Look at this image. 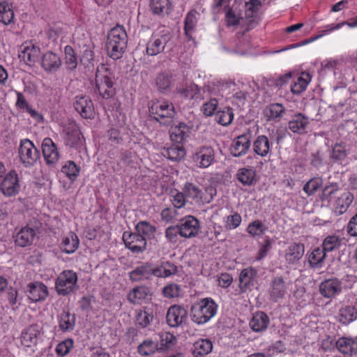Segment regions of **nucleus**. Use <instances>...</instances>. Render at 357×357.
Here are the masks:
<instances>
[{
  "mask_svg": "<svg viewBox=\"0 0 357 357\" xmlns=\"http://www.w3.org/2000/svg\"><path fill=\"white\" fill-rule=\"evenodd\" d=\"M114 75L111 69L105 64H101L97 67L95 86L99 94L106 100L113 99L116 89L114 88Z\"/></svg>",
  "mask_w": 357,
  "mask_h": 357,
  "instance_id": "obj_1",
  "label": "nucleus"
},
{
  "mask_svg": "<svg viewBox=\"0 0 357 357\" xmlns=\"http://www.w3.org/2000/svg\"><path fill=\"white\" fill-rule=\"evenodd\" d=\"M127 46V33L123 26L116 25L108 33L107 51L108 55L116 60L122 57Z\"/></svg>",
  "mask_w": 357,
  "mask_h": 357,
  "instance_id": "obj_2",
  "label": "nucleus"
},
{
  "mask_svg": "<svg viewBox=\"0 0 357 357\" xmlns=\"http://www.w3.org/2000/svg\"><path fill=\"white\" fill-rule=\"evenodd\" d=\"M218 305L211 298H204L196 301L191 307L192 320L197 324H204L217 313Z\"/></svg>",
  "mask_w": 357,
  "mask_h": 357,
  "instance_id": "obj_3",
  "label": "nucleus"
},
{
  "mask_svg": "<svg viewBox=\"0 0 357 357\" xmlns=\"http://www.w3.org/2000/svg\"><path fill=\"white\" fill-rule=\"evenodd\" d=\"M149 110L151 116L163 124L171 122L176 113L173 104L166 100L153 102Z\"/></svg>",
  "mask_w": 357,
  "mask_h": 357,
  "instance_id": "obj_4",
  "label": "nucleus"
},
{
  "mask_svg": "<svg viewBox=\"0 0 357 357\" xmlns=\"http://www.w3.org/2000/svg\"><path fill=\"white\" fill-rule=\"evenodd\" d=\"M77 275L72 270L63 271L55 281V290L58 294L67 296L73 293L77 287Z\"/></svg>",
  "mask_w": 357,
  "mask_h": 357,
  "instance_id": "obj_5",
  "label": "nucleus"
},
{
  "mask_svg": "<svg viewBox=\"0 0 357 357\" xmlns=\"http://www.w3.org/2000/svg\"><path fill=\"white\" fill-rule=\"evenodd\" d=\"M18 154L20 161L26 167L33 165L39 156L38 149L33 143L28 139H24L20 141Z\"/></svg>",
  "mask_w": 357,
  "mask_h": 357,
  "instance_id": "obj_6",
  "label": "nucleus"
},
{
  "mask_svg": "<svg viewBox=\"0 0 357 357\" xmlns=\"http://www.w3.org/2000/svg\"><path fill=\"white\" fill-rule=\"evenodd\" d=\"M182 190L186 197L192 199L196 203H209L213 198V188H207L206 192H209V195H204L201 189L195 184L187 182L184 184Z\"/></svg>",
  "mask_w": 357,
  "mask_h": 357,
  "instance_id": "obj_7",
  "label": "nucleus"
},
{
  "mask_svg": "<svg viewBox=\"0 0 357 357\" xmlns=\"http://www.w3.org/2000/svg\"><path fill=\"white\" fill-rule=\"evenodd\" d=\"M305 252V246L301 243L292 242L280 253V256L289 265H294L299 262Z\"/></svg>",
  "mask_w": 357,
  "mask_h": 357,
  "instance_id": "obj_8",
  "label": "nucleus"
},
{
  "mask_svg": "<svg viewBox=\"0 0 357 357\" xmlns=\"http://www.w3.org/2000/svg\"><path fill=\"white\" fill-rule=\"evenodd\" d=\"M178 225L180 229V236L185 238L195 237L200 230L199 220L192 215L185 216Z\"/></svg>",
  "mask_w": 357,
  "mask_h": 357,
  "instance_id": "obj_9",
  "label": "nucleus"
},
{
  "mask_svg": "<svg viewBox=\"0 0 357 357\" xmlns=\"http://www.w3.org/2000/svg\"><path fill=\"white\" fill-rule=\"evenodd\" d=\"M215 159V152L211 146H202L192 155V160L195 165L202 169L211 165Z\"/></svg>",
  "mask_w": 357,
  "mask_h": 357,
  "instance_id": "obj_10",
  "label": "nucleus"
},
{
  "mask_svg": "<svg viewBox=\"0 0 357 357\" xmlns=\"http://www.w3.org/2000/svg\"><path fill=\"white\" fill-rule=\"evenodd\" d=\"M28 298L33 303L44 301L49 295L47 287L41 282H33L27 284Z\"/></svg>",
  "mask_w": 357,
  "mask_h": 357,
  "instance_id": "obj_11",
  "label": "nucleus"
},
{
  "mask_svg": "<svg viewBox=\"0 0 357 357\" xmlns=\"http://www.w3.org/2000/svg\"><path fill=\"white\" fill-rule=\"evenodd\" d=\"M42 151L46 163L49 165H56L60 158V154L56 144L51 138L46 137L42 142Z\"/></svg>",
  "mask_w": 357,
  "mask_h": 357,
  "instance_id": "obj_12",
  "label": "nucleus"
},
{
  "mask_svg": "<svg viewBox=\"0 0 357 357\" xmlns=\"http://www.w3.org/2000/svg\"><path fill=\"white\" fill-rule=\"evenodd\" d=\"M0 188L6 196H13L19 192V178L15 171H10L6 174L1 183Z\"/></svg>",
  "mask_w": 357,
  "mask_h": 357,
  "instance_id": "obj_13",
  "label": "nucleus"
},
{
  "mask_svg": "<svg viewBox=\"0 0 357 357\" xmlns=\"http://www.w3.org/2000/svg\"><path fill=\"white\" fill-rule=\"evenodd\" d=\"M40 54V49L31 41L26 42L21 46L19 57L22 59L26 65L31 66L38 59Z\"/></svg>",
  "mask_w": 357,
  "mask_h": 357,
  "instance_id": "obj_14",
  "label": "nucleus"
},
{
  "mask_svg": "<svg viewBox=\"0 0 357 357\" xmlns=\"http://www.w3.org/2000/svg\"><path fill=\"white\" fill-rule=\"evenodd\" d=\"M342 284L337 278H331L321 282L319 285L320 294L325 298H331L340 294Z\"/></svg>",
  "mask_w": 357,
  "mask_h": 357,
  "instance_id": "obj_15",
  "label": "nucleus"
},
{
  "mask_svg": "<svg viewBox=\"0 0 357 357\" xmlns=\"http://www.w3.org/2000/svg\"><path fill=\"white\" fill-rule=\"evenodd\" d=\"M123 240L126 247L133 252L139 253L145 250L146 240L144 236L137 234L124 232Z\"/></svg>",
  "mask_w": 357,
  "mask_h": 357,
  "instance_id": "obj_16",
  "label": "nucleus"
},
{
  "mask_svg": "<svg viewBox=\"0 0 357 357\" xmlns=\"http://www.w3.org/2000/svg\"><path fill=\"white\" fill-rule=\"evenodd\" d=\"M166 319L169 326L178 327L187 319V311L182 306L172 305L167 310Z\"/></svg>",
  "mask_w": 357,
  "mask_h": 357,
  "instance_id": "obj_17",
  "label": "nucleus"
},
{
  "mask_svg": "<svg viewBox=\"0 0 357 357\" xmlns=\"http://www.w3.org/2000/svg\"><path fill=\"white\" fill-rule=\"evenodd\" d=\"M168 38L165 35L153 34L146 43V52L149 56H156L165 50Z\"/></svg>",
  "mask_w": 357,
  "mask_h": 357,
  "instance_id": "obj_18",
  "label": "nucleus"
},
{
  "mask_svg": "<svg viewBox=\"0 0 357 357\" xmlns=\"http://www.w3.org/2000/svg\"><path fill=\"white\" fill-rule=\"evenodd\" d=\"M74 107L85 119H91L94 115V107L92 100L87 96H76Z\"/></svg>",
  "mask_w": 357,
  "mask_h": 357,
  "instance_id": "obj_19",
  "label": "nucleus"
},
{
  "mask_svg": "<svg viewBox=\"0 0 357 357\" xmlns=\"http://www.w3.org/2000/svg\"><path fill=\"white\" fill-rule=\"evenodd\" d=\"M250 147L249 134H243L234 138L230 147L231 153L235 157L245 155Z\"/></svg>",
  "mask_w": 357,
  "mask_h": 357,
  "instance_id": "obj_20",
  "label": "nucleus"
},
{
  "mask_svg": "<svg viewBox=\"0 0 357 357\" xmlns=\"http://www.w3.org/2000/svg\"><path fill=\"white\" fill-rule=\"evenodd\" d=\"M257 275V271L252 267L242 270L239 275V287L243 292L250 290L256 284Z\"/></svg>",
  "mask_w": 357,
  "mask_h": 357,
  "instance_id": "obj_21",
  "label": "nucleus"
},
{
  "mask_svg": "<svg viewBox=\"0 0 357 357\" xmlns=\"http://www.w3.org/2000/svg\"><path fill=\"white\" fill-rule=\"evenodd\" d=\"M337 350L344 356L357 354V337H342L335 342Z\"/></svg>",
  "mask_w": 357,
  "mask_h": 357,
  "instance_id": "obj_22",
  "label": "nucleus"
},
{
  "mask_svg": "<svg viewBox=\"0 0 357 357\" xmlns=\"http://www.w3.org/2000/svg\"><path fill=\"white\" fill-rule=\"evenodd\" d=\"M151 289L145 286L133 288L128 294V300L132 304H142L151 299Z\"/></svg>",
  "mask_w": 357,
  "mask_h": 357,
  "instance_id": "obj_23",
  "label": "nucleus"
},
{
  "mask_svg": "<svg viewBox=\"0 0 357 357\" xmlns=\"http://www.w3.org/2000/svg\"><path fill=\"white\" fill-rule=\"evenodd\" d=\"M41 66L48 73H54L61 66L60 56L51 51L45 53L41 58Z\"/></svg>",
  "mask_w": 357,
  "mask_h": 357,
  "instance_id": "obj_24",
  "label": "nucleus"
},
{
  "mask_svg": "<svg viewBox=\"0 0 357 357\" xmlns=\"http://www.w3.org/2000/svg\"><path fill=\"white\" fill-rule=\"evenodd\" d=\"M289 284L281 277L275 278L271 283L269 294L271 299L278 301L283 298L287 292Z\"/></svg>",
  "mask_w": 357,
  "mask_h": 357,
  "instance_id": "obj_25",
  "label": "nucleus"
},
{
  "mask_svg": "<svg viewBox=\"0 0 357 357\" xmlns=\"http://www.w3.org/2000/svg\"><path fill=\"white\" fill-rule=\"evenodd\" d=\"M40 333V328L37 325H31L26 328L22 331L20 335L22 344L26 347L35 346L37 344Z\"/></svg>",
  "mask_w": 357,
  "mask_h": 357,
  "instance_id": "obj_26",
  "label": "nucleus"
},
{
  "mask_svg": "<svg viewBox=\"0 0 357 357\" xmlns=\"http://www.w3.org/2000/svg\"><path fill=\"white\" fill-rule=\"evenodd\" d=\"M273 144L267 136L261 135L256 137L253 142V151L261 157L268 156L272 149Z\"/></svg>",
  "mask_w": 357,
  "mask_h": 357,
  "instance_id": "obj_27",
  "label": "nucleus"
},
{
  "mask_svg": "<svg viewBox=\"0 0 357 357\" xmlns=\"http://www.w3.org/2000/svg\"><path fill=\"white\" fill-rule=\"evenodd\" d=\"M241 88L234 82H229V87L231 89V93L227 98V101L238 107L243 106L246 99V91L244 89L245 86L241 84Z\"/></svg>",
  "mask_w": 357,
  "mask_h": 357,
  "instance_id": "obj_28",
  "label": "nucleus"
},
{
  "mask_svg": "<svg viewBox=\"0 0 357 357\" xmlns=\"http://www.w3.org/2000/svg\"><path fill=\"white\" fill-rule=\"evenodd\" d=\"M36 233L34 229L29 226L22 227L15 235V242L20 247H26L30 245L35 237Z\"/></svg>",
  "mask_w": 357,
  "mask_h": 357,
  "instance_id": "obj_29",
  "label": "nucleus"
},
{
  "mask_svg": "<svg viewBox=\"0 0 357 357\" xmlns=\"http://www.w3.org/2000/svg\"><path fill=\"white\" fill-rule=\"evenodd\" d=\"M353 202V195L349 192H341L331 204L337 215H342Z\"/></svg>",
  "mask_w": 357,
  "mask_h": 357,
  "instance_id": "obj_30",
  "label": "nucleus"
},
{
  "mask_svg": "<svg viewBox=\"0 0 357 357\" xmlns=\"http://www.w3.org/2000/svg\"><path fill=\"white\" fill-rule=\"evenodd\" d=\"M132 282H141L149 280L151 278V266L148 263L135 267L129 273Z\"/></svg>",
  "mask_w": 357,
  "mask_h": 357,
  "instance_id": "obj_31",
  "label": "nucleus"
},
{
  "mask_svg": "<svg viewBox=\"0 0 357 357\" xmlns=\"http://www.w3.org/2000/svg\"><path fill=\"white\" fill-rule=\"evenodd\" d=\"M171 140L181 144L188 137L190 132V127L185 123H179L178 125L172 126L169 131Z\"/></svg>",
  "mask_w": 357,
  "mask_h": 357,
  "instance_id": "obj_32",
  "label": "nucleus"
},
{
  "mask_svg": "<svg viewBox=\"0 0 357 357\" xmlns=\"http://www.w3.org/2000/svg\"><path fill=\"white\" fill-rule=\"evenodd\" d=\"M176 272L177 267L167 261H162L155 268H151V276L154 275L157 278H168L176 274Z\"/></svg>",
  "mask_w": 357,
  "mask_h": 357,
  "instance_id": "obj_33",
  "label": "nucleus"
},
{
  "mask_svg": "<svg viewBox=\"0 0 357 357\" xmlns=\"http://www.w3.org/2000/svg\"><path fill=\"white\" fill-rule=\"evenodd\" d=\"M181 97L185 99L198 100L203 98L202 89L195 84H190L176 89Z\"/></svg>",
  "mask_w": 357,
  "mask_h": 357,
  "instance_id": "obj_34",
  "label": "nucleus"
},
{
  "mask_svg": "<svg viewBox=\"0 0 357 357\" xmlns=\"http://www.w3.org/2000/svg\"><path fill=\"white\" fill-rule=\"evenodd\" d=\"M269 321V318L266 314L263 312H258L253 314L249 325L253 331L261 332L267 328Z\"/></svg>",
  "mask_w": 357,
  "mask_h": 357,
  "instance_id": "obj_35",
  "label": "nucleus"
},
{
  "mask_svg": "<svg viewBox=\"0 0 357 357\" xmlns=\"http://www.w3.org/2000/svg\"><path fill=\"white\" fill-rule=\"evenodd\" d=\"M285 112L286 109L282 104L272 103L264 109V114L268 121H279Z\"/></svg>",
  "mask_w": 357,
  "mask_h": 357,
  "instance_id": "obj_36",
  "label": "nucleus"
},
{
  "mask_svg": "<svg viewBox=\"0 0 357 357\" xmlns=\"http://www.w3.org/2000/svg\"><path fill=\"white\" fill-rule=\"evenodd\" d=\"M308 124V118L301 113H298L289 121V128L294 133L303 134L305 132Z\"/></svg>",
  "mask_w": 357,
  "mask_h": 357,
  "instance_id": "obj_37",
  "label": "nucleus"
},
{
  "mask_svg": "<svg viewBox=\"0 0 357 357\" xmlns=\"http://www.w3.org/2000/svg\"><path fill=\"white\" fill-rule=\"evenodd\" d=\"M213 349L212 342L208 339H199L193 344L192 354L195 357H203Z\"/></svg>",
  "mask_w": 357,
  "mask_h": 357,
  "instance_id": "obj_38",
  "label": "nucleus"
},
{
  "mask_svg": "<svg viewBox=\"0 0 357 357\" xmlns=\"http://www.w3.org/2000/svg\"><path fill=\"white\" fill-rule=\"evenodd\" d=\"M59 327L63 332L72 331L75 326V315L68 311H63L59 316Z\"/></svg>",
  "mask_w": 357,
  "mask_h": 357,
  "instance_id": "obj_39",
  "label": "nucleus"
},
{
  "mask_svg": "<svg viewBox=\"0 0 357 357\" xmlns=\"http://www.w3.org/2000/svg\"><path fill=\"white\" fill-rule=\"evenodd\" d=\"M311 81V76L308 73L303 72L291 85V91L294 94H300L303 92Z\"/></svg>",
  "mask_w": 357,
  "mask_h": 357,
  "instance_id": "obj_40",
  "label": "nucleus"
},
{
  "mask_svg": "<svg viewBox=\"0 0 357 357\" xmlns=\"http://www.w3.org/2000/svg\"><path fill=\"white\" fill-rule=\"evenodd\" d=\"M150 6L153 13L158 15H168L172 9L169 0H151Z\"/></svg>",
  "mask_w": 357,
  "mask_h": 357,
  "instance_id": "obj_41",
  "label": "nucleus"
},
{
  "mask_svg": "<svg viewBox=\"0 0 357 357\" xmlns=\"http://www.w3.org/2000/svg\"><path fill=\"white\" fill-rule=\"evenodd\" d=\"M79 243V241L77 235L73 232H70L63 238L61 248L66 253L72 254L77 249Z\"/></svg>",
  "mask_w": 357,
  "mask_h": 357,
  "instance_id": "obj_42",
  "label": "nucleus"
},
{
  "mask_svg": "<svg viewBox=\"0 0 357 357\" xmlns=\"http://www.w3.org/2000/svg\"><path fill=\"white\" fill-rule=\"evenodd\" d=\"M14 17L12 3L7 1L0 2V22L8 25L13 22Z\"/></svg>",
  "mask_w": 357,
  "mask_h": 357,
  "instance_id": "obj_43",
  "label": "nucleus"
},
{
  "mask_svg": "<svg viewBox=\"0 0 357 357\" xmlns=\"http://www.w3.org/2000/svg\"><path fill=\"white\" fill-rule=\"evenodd\" d=\"M162 154L172 161H180L185 155V150L181 144H174L165 149Z\"/></svg>",
  "mask_w": 357,
  "mask_h": 357,
  "instance_id": "obj_44",
  "label": "nucleus"
},
{
  "mask_svg": "<svg viewBox=\"0 0 357 357\" xmlns=\"http://www.w3.org/2000/svg\"><path fill=\"white\" fill-rule=\"evenodd\" d=\"M357 318V310L354 306L345 305L341 307L338 313V319L343 324H348Z\"/></svg>",
  "mask_w": 357,
  "mask_h": 357,
  "instance_id": "obj_45",
  "label": "nucleus"
},
{
  "mask_svg": "<svg viewBox=\"0 0 357 357\" xmlns=\"http://www.w3.org/2000/svg\"><path fill=\"white\" fill-rule=\"evenodd\" d=\"M172 84V75L170 73H160L155 78V85L162 93H167L171 89Z\"/></svg>",
  "mask_w": 357,
  "mask_h": 357,
  "instance_id": "obj_46",
  "label": "nucleus"
},
{
  "mask_svg": "<svg viewBox=\"0 0 357 357\" xmlns=\"http://www.w3.org/2000/svg\"><path fill=\"white\" fill-rule=\"evenodd\" d=\"M61 172L70 181H75L80 172V167L72 160L66 161L61 167Z\"/></svg>",
  "mask_w": 357,
  "mask_h": 357,
  "instance_id": "obj_47",
  "label": "nucleus"
},
{
  "mask_svg": "<svg viewBox=\"0 0 357 357\" xmlns=\"http://www.w3.org/2000/svg\"><path fill=\"white\" fill-rule=\"evenodd\" d=\"M326 258V252L322 248H317L308 255V261L310 266L314 268L322 267Z\"/></svg>",
  "mask_w": 357,
  "mask_h": 357,
  "instance_id": "obj_48",
  "label": "nucleus"
},
{
  "mask_svg": "<svg viewBox=\"0 0 357 357\" xmlns=\"http://www.w3.org/2000/svg\"><path fill=\"white\" fill-rule=\"evenodd\" d=\"M236 176L243 185H251L255 181L256 172L253 168H241L238 169Z\"/></svg>",
  "mask_w": 357,
  "mask_h": 357,
  "instance_id": "obj_49",
  "label": "nucleus"
},
{
  "mask_svg": "<svg viewBox=\"0 0 357 357\" xmlns=\"http://www.w3.org/2000/svg\"><path fill=\"white\" fill-rule=\"evenodd\" d=\"M66 140L68 144L74 146L79 143L81 139V132L75 124L70 127L63 129Z\"/></svg>",
  "mask_w": 357,
  "mask_h": 357,
  "instance_id": "obj_50",
  "label": "nucleus"
},
{
  "mask_svg": "<svg viewBox=\"0 0 357 357\" xmlns=\"http://www.w3.org/2000/svg\"><path fill=\"white\" fill-rule=\"evenodd\" d=\"M233 109L229 106L225 107L216 113V119L218 123L223 126H227L231 123L234 120Z\"/></svg>",
  "mask_w": 357,
  "mask_h": 357,
  "instance_id": "obj_51",
  "label": "nucleus"
},
{
  "mask_svg": "<svg viewBox=\"0 0 357 357\" xmlns=\"http://www.w3.org/2000/svg\"><path fill=\"white\" fill-rule=\"evenodd\" d=\"M158 349L165 351L174 347L176 343V337L171 333L163 332L159 334Z\"/></svg>",
  "mask_w": 357,
  "mask_h": 357,
  "instance_id": "obj_52",
  "label": "nucleus"
},
{
  "mask_svg": "<svg viewBox=\"0 0 357 357\" xmlns=\"http://www.w3.org/2000/svg\"><path fill=\"white\" fill-rule=\"evenodd\" d=\"M267 230L268 227L259 220L251 222L247 227V232L253 237H261Z\"/></svg>",
  "mask_w": 357,
  "mask_h": 357,
  "instance_id": "obj_53",
  "label": "nucleus"
},
{
  "mask_svg": "<svg viewBox=\"0 0 357 357\" xmlns=\"http://www.w3.org/2000/svg\"><path fill=\"white\" fill-rule=\"evenodd\" d=\"M153 316L150 309L144 307L139 310L135 316L136 324L142 328H146L153 321Z\"/></svg>",
  "mask_w": 357,
  "mask_h": 357,
  "instance_id": "obj_54",
  "label": "nucleus"
},
{
  "mask_svg": "<svg viewBox=\"0 0 357 357\" xmlns=\"http://www.w3.org/2000/svg\"><path fill=\"white\" fill-rule=\"evenodd\" d=\"M340 193L337 184L327 185L322 190L321 200L332 204Z\"/></svg>",
  "mask_w": 357,
  "mask_h": 357,
  "instance_id": "obj_55",
  "label": "nucleus"
},
{
  "mask_svg": "<svg viewBox=\"0 0 357 357\" xmlns=\"http://www.w3.org/2000/svg\"><path fill=\"white\" fill-rule=\"evenodd\" d=\"M242 222V218L237 212L231 211V214L224 217V227L227 230H234L238 227Z\"/></svg>",
  "mask_w": 357,
  "mask_h": 357,
  "instance_id": "obj_56",
  "label": "nucleus"
},
{
  "mask_svg": "<svg viewBox=\"0 0 357 357\" xmlns=\"http://www.w3.org/2000/svg\"><path fill=\"white\" fill-rule=\"evenodd\" d=\"M341 238L337 236H328L322 242V249L326 253L337 250L341 245Z\"/></svg>",
  "mask_w": 357,
  "mask_h": 357,
  "instance_id": "obj_57",
  "label": "nucleus"
},
{
  "mask_svg": "<svg viewBox=\"0 0 357 357\" xmlns=\"http://www.w3.org/2000/svg\"><path fill=\"white\" fill-rule=\"evenodd\" d=\"M135 229L137 233L145 238H151L154 236L155 227L146 221H141L136 225Z\"/></svg>",
  "mask_w": 357,
  "mask_h": 357,
  "instance_id": "obj_58",
  "label": "nucleus"
},
{
  "mask_svg": "<svg viewBox=\"0 0 357 357\" xmlns=\"http://www.w3.org/2000/svg\"><path fill=\"white\" fill-rule=\"evenodd\" d=\"M158 349L157 343L151 340H146L138 346V352L142 356H149L155 352Z\"/></svg>",
  "mask_w": 357,
  "mask_h": 357,
  "instance_id": "obj_59",
  "label": "nucleus"
},
{
  "mask_svg": "<svg viewBox=\"0 0 357 357\" xmlns=\"http://www.w3.org/2000/svg\"><path fill=\"white\" fill-rule=\"evenodd\" d=\"M197 15H199V13L196 10H191L187 14L184 26L187 36H190L194 31L197 22Z\"/></svg>",
  "mask_w": 357,
  "mask_h": 357,
  "instance_id": "obj_60",
  "label": "nucleus"
},
{
  "mask_svg": "<svg viewBox=\"0 0 357 357\" xmlns=\"http://www.w3.org/2000/svg\"><path fill=\"white\" fill-rule=\"evenodd\" d=\"M323 185V180L320 177H314L309 180L303 186V190L308 195H313Z\"/></svg>",
  "mask_w": 357,
  "mask_h": 357,
  "instance_id": "obj_61",
  "label": "nucleus"
},
{
  "mask_svg": "<svg viewBox=\"0 0 357 357\" xmlns=\"http://www.w3.org/2000/svg\"><path fill=\"white\" fill-rule=\"evenodd\" d=\"M74 347V341L71 338H67L59 342L56 348L55 352L59 357H64L68 355Z\"/></svg>",
  "mask_w": 357,
  "mask_h": 357,
  "instance_id": "obj_62",
  "label": "nucleus"
},
{
  "mask_svg": "<svg viewBox=\"0 0 357 357\" xmlns=\"http://www.w3.org/2000/svg\"><path fill=\"white\" fill-rule=\"evenodd\" d=\"M170 201L172 202L174 208H181L185 206L187 200L186 197L183 192H179L177 190H172L170 195Z\"/></svg>",
  "mask_w": 357,
  "mask_h": 357,
  "instance_id": "obj_63",
  "label": "nucleus"
},
{
  "mask_svg": "<svg viewBox=\"0 0 357 357\" xmlns=\"http://www.w3.org/2000/svg\"><path fill=\"white\" fill-rule=\"evenodd\" d=\"M65 52V63L67 68L69 70H74L77 66V59L75 51L72 47L67 45L64 49Z\"/></svg>",
  "mask_w": 357,
  "mask_h": 357,
  "instance_id": "obj_64",
  "label": "nucleus"
}]
</instances>
